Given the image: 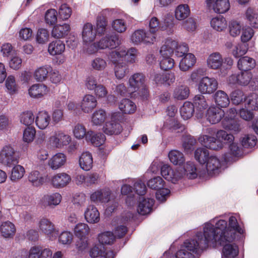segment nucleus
<instances>
[{
  "instance_id": "7c9ffc66",
  "label": "nucleus",
  "mask_w": 258,
  "mask_h": 258,
  "mask_svg": "<svg viewBox=\"0 0 258 258\" xmlns=\"http://www.w3.org/2000/svg\"><path fill=\"white\" fill-rule=\"evenodd\" d=\"M71 180V176L65 172L57 173L51 178L52 185L58 188L66 186L70 182Z\"/></svg>"
},
{
  "instance_id": "c85d7f7f",
  "label": "nucleus",
  "mask_w": 258,
  "mask_h": 258,
  "mask_svg": "<svg viewBox=\"0 0 258 258\" xmlns=\"http://www.w3.org/2000/svg\"><path fill=\"white\" fill-rule=\"evenodd\" d=\"M111 10L105 9L99 14L96 18L95 29L97 33L99 35L104 34L106 31L107 26V21L105 17L107 12L110 11Z\"/></svg>"
},
{
  "instance_id": "680f3d73",
  "label": "nucleus",
  "mask_w": 258,
  "mask_h": 258,
  "mask_svg": "<svg viewBox=\"0 0 258 258\" xmlns=\"http://www.w3.org/2000/svg\"><path fill=\"white\" fill-rule=\"evenodd\" d=\"M25 173L24 167L20 165L15 166L12 169L10 178L12 181H17L21 179Z\"/></svg>"
},
{
  "instance_id": "6e6d98bb",
  "label": "nucleus",
  "mask_w": 258,
  "mask_h": 258,
  "mask_svg": "<svg viewBox=\"0 0 258 258\" xmlns=\"http://www.w3.org/2000/svg\"><path fill=\"white\" fill-rule=\"evenodd\" d=\"M168 157L171 162L174 165H181L185 161L183 153L178 150H171L168 153Z\"/></svg>"
},
{
  "instance_id": "9b49d317",
  "label": "nucleus",
  "mask_w": 258,
  "mask_h": 258,
  "mask_svg": "<svg viewBox=\"0 0 258 258\" xmlns=\"http://www.w3.org/2000/svg\"><path fill=\"white\" fill-rule=\"evenodd\" d=\"M160 67L161 70L168 71L172 69L175 64L174 60L171 57L172 49H168L167 46L163 45L160 50Z\"/></svg>"
},
{
  "instance_id": "bf43d9fd",
  "label": "nucleus",
  "mask_w": 258,
  "mask_h": 258,
  "mask_svg": "<svg viewBox=\"0 0 258 258\" xmlns=\"http://www.w3.org/2000/svg\"><path fill=\"white\" fill-rule=\"evenodd\" d=\"M245 108L247 109L255 110L258 109V95L252 93L246 97L245 101Z\"/></svg>"
},
{
  "instance_id": "473e14b6",
  "label": "nucleus",
  "mask_w": 258,
  "mask_h": 258,
  "mask_svg": "<svg viewBox=\"0 0 258 258\" xmlns=\"http://www.w3.org/2000/svg\"><path fill=\"white\" fill-rule=\"evenodd\" d=\"M154 204V200L153 199L142 198L140 199L139 202L138 207V212L141 215H147L152 211Z\"/></svg>"
},
{
  "instance_id": "72a5a7b5",
  "label": "nucleus",
  "mask_w": 258,
  "mask_h": 258,
  "mask_svg": "<svg viewBox=\"0 0 258 258\" xmlns=\"http://www.w3.org/2000/svg\"><path fill=\"white\" fill-rule=\"evenodd\" d=\"M107 117L106 112L103 109L96 110L91 116V122L93 125L101 126Z\"/></svg>"
},
{
  "instance_id": "3c124183",
  "label": "nucleus",
  "mask_w": 258,
  "mask_h": 258,
  "mask_svg": "<svg viewBox=\"0 0 258 258\" xmlns=\"http://www.w3.org/2000/svg\"><path fill=\"white\" fill-rule=\"evenodd\" d=\"M190 14V9L187 5L181 4L178 6L175 11V17L178 20L187 18Z\"/></svg>"
},
{
  "instance_id": "bb28decb",
  "label": "nucleus",
  "mask_w": 258,
  "mask_h": 258,
  "mask_svg": "<svg viewBox=\"0 0 258 258\" xmlns=\"http://www.w3.org/2000/svg\"><path fill=\"white\" fill-rule=\"evenodd\" d=\"M70 31L71 26L69 24H55L51 30V36L56 38H63L69 34Z\"/></svg>"
},
{
  "instance_id": "412c9836",
  "label": "nucleus",
  "mask_w": 258,
  "mask_h": 258,
  "mask_svg": "<svg viewBox=\"0 0 258 258\" xmlns=\"http://www.w3.org/2000/svg\"><path fill=\"white\" fill-rule=\"evenodd\" d=\"M192 104L194 109H196V117L198 118H202L204 115L205 110L208 106L205 96L202 94L196 95L193 98Z\"/></svg>"
},
{
  "instance_id": "20e7f679",
  "label": "nucleus",
  "mask_w": 258,
  "mask_h": 258,
  "mask_svg": "<svg viewBox=\"0 0 258 258\" xmlns=\"http://www.w3.org/2000/svg\"><path fill=\"white\" fill-rule=\"evenodd\" d=\"M120 43V40L117 34L107 35L102 37L99 41L91 43L87 48V51L89 53L92 54L97 51L98 49L115 48Z\"/></svg>"
},
{
  "instance_id": "f8f14e48",
  "label": "nucleus",
  "mask_w": 258,
  "mask_h": 258,
  "mask_svg": "<svg viewBox=\"0 0 258 258\" xmlns=\"http://www.w3.org/2000/svg\"><path fill=\"white\" fill-rule=\"evenodd\" d=\"M119 115L118 112L112 113L110 120L106 122L103 127V131L105 134L108 135H118L122 131L121 124L116 119Z\"/></svg>"
},
{
  "instance_id": "423d86ee",
  "label": "nucleus",
  "mask_w": 258,
  "mask_h": 258,
  "mask_svg": "<svg viewBox=\"0 0 258 258\" xmlns=\"http://www.w3.org/2000/svg\"><path fill=\"white\" fill-rule=\"evenodd\" d=\"M108 58L114 65V74L117 79H123L129 73L128 64L124 59H120L115 52H110Z\"/></svg>"
},
{
  "instance_id": "e2e57ef3",
  "label": "nucleus",
  "mask_w": 258,
  "mask_h": 258,
  "mask_svg": "<svg viewBox=\"0 0 258 258\" xmlns=\"http://www.w3.org/2000/svg\"><path fill=\"white\" fill-rule=\"evenodd\" d=\"M107 66V61L100 57H96L94 58L91 62V66L92 68L95 71H103L105 69Z\"/></svg>"
},
{
  "instance_id": "e433bc0d",
  "label": "nucleus",
  "mask_w": 258,
  "mask_h": 258,
  "mask_svg": "<svg viewBox=\"0 0 258 258\" xmlns=\"http://www.w3.org/2000/svg\"><path fill=\"white\" fill-rule=\"evenodd\" d=\"M196 62L195 56L192 53H187L180 60L179 64V69L181 71L186 72L194 66Z\"/></svg>"
},
{
  "instance_id": "ddd939ff",
  "label": "nucleus",
  "mask_w": 258,
  "mask_h": 258,
  "mask_svg": "<svg viewBox=\"0 0 258 258\" xmlns=\"http://www.w3.org/2000/svg\"><path fill=\"white\" fill-rule=\"evenodd\" d=\"M161 174L166 180L170 181L173 183H176L183 176L181 169H173L169 165L167 164L163 165L161 167Z\"/></svg>"
},
{
  "instance_id": "49530a36",
  "label": "nucleus",
  "mask_w": 258,
  "mask_h": 258,
  "mask_svg": "<svg viewBox=\"0 0 258 258\" xmlns=\"http://www.w3.org/2000/svg\"><path fill=\"white\" fill-rule=\"evenodd\" d=\"M195 112V109L193 104L189 101L184 102L180 108V113L181 117L187 120L191 118Z\"/></svg>"
},
{
  "instance_id": "774afa93",
  "label": "nucleus",
  "mask_w": 258,
  "mask_h": 258,
  "mask_svg": "<svg viewBox=\"0 0 258 258\" xmlns=\"http://www.w3.org/2000/svg\"><path fill=\"white\" fill-rule=\"evenodd\" d=\"M217 140L220 143H230L234 139L233 136L231 134H228L226 131L220 130L216 133Z\"/></svg>"
},
{
  "instance_id": "8fccbe9b",
  "label": "nucleus",
  "mask_w": 258,
  "mask_h": 258,
  "mask_svg": "<svg viewBox=\"0 0 258 258\" xmlns=\"http://www.w3.org/2000/svg\"><path fill=\"white\" fill-rule=\"evenodd\" d=\"M211 27L217 31L224 30L227 26V21L223 16H217L213 18L211 21Z\"/></svg>"
},
{
  "instance_id": "f3484780",
  "label": "nucleus",
  "mask_w": 258,
  "mask_h": 258,
  "mask_svg": "<svg viewBox=\"0 0 258 258\" xmlns=\"http://www.w3.org/2000/svg\"><path fill=\"white\" fill-rule=\"evenodd\" d=\"M71 141V138L69 135H66L61 132L54 133L49 138V145L53 147L61 148L67 146Z\"/></svg>"
},
{
  "instance_id": "4be33fe9",
  "label": "nucleus",
  "mask_w": 258,
  "mask_h": 258,
  "mask_svg": "<svg viewBox=\"0 0 258 258\" xmlns=\"http://www.w3.org/2000/svg\"><path fill=\"white\" fill-rule=\"evenodd\" d=\"M97 32L95 27L90 23H85L82 28V37L86 44L92 43L95 39Z\"/></svg>"
},
{
  "instance_id": "0e129e2a",
  "label": "nucleus",
  "mask_w": 258,
  "mask_h": 258,
  "mask_svg": "<svg viewBox=\"0 0 258 258\" xmlns=\"http://www.w3.org/2000/svg\"><path fill=\"white\" fill-rule=\"evenodd\" d=\"M59 7L58 17L62 20H68L71 16L72 9L66 4H62L60 1V5Z\"/></svg>"
},
{
  "instance_id": "13d9d810",
  "label": "nucleus",
  "mask_w": 258,
  "mask_h": 258,
  "mask_svg": "<svg viewBox=\"0 0 258 258\" xmlns=\"http://www.w3.org/2000/svg\"><path fill=\"white\" fill-rule=\"evenodd\" d=\"M36 123L41 130L45 129L48 125V114L45 111H40L36 119Z\"/></svg>"
},
{
  "instance_id": "f257e3e1",
  "label": "nucleus",
  "mask_w": 258,
  "mask_h": 258,
  "mask_svg": "<svg viewBox=\"0 0 258 258\" xmlns=\"http://www.w3.org/2000/svg\"><path fill=\"white\" fill-rule=\"evenodd\" d=\"M211 226L206 224L203 231L197 232L192 239L186 240L176 253V258H196L195 254L200 253L210 246L213 247L216 240L212 234L213 231Z\"/></svg>"
},
{
  "instance_id": "4468645a",
  "label": "nucleus",
  "mask_w": 258,
  "mask_h": 258,
  "mask_svg": "<svg viewBox=\"0 0 258 258\" xmlns=\"http://www.w3.org/2000/svg\"><path fill=\"white\" fill-rule=\"evenodd\" d=\"M207 8L217 14H224L230 9L229 0H206Z\"/></svg>"
},
{
  "instance_id": "c03bdc74",
  "label": "nucleus",
  "mask_w": 258,
  "mask_h": 258,
  "mask_svg": "<svg viewBox=\"0 0 258 258\" xmlns=\"http://www.w3.org/2000/svg\"><path fill=\"white\" fill-rule=\"evenodd\" d=\"M255 65V60L248 56H244L240 58L237 62L238 68L244 72H248L247 71L253 69Z\"/></svg>"
},
{
  "instance_id": "7ed1b4c3",
  "label": "nucleus",
  "mask_w": 258,
  "mask_h": 258,
  "mask_svg": "<svg viewBox=\"0 0 258 258\" xmlns=\"http://www.w3.org/2000/svg\"><path fill=\"white\" fill-rule=\"evenodd\" d=\"M100 244L92 247L90 251V255L94 258H113L114 254L112 251H107L103 245L111 244L115 240L114 234L110 231L100 233L98 236Z\"/></svg>"
},
{
  "instance_id": "c756f323",
  "label": "nucleus",
  "mask_w": 258,
  "mask_h": 258,
  "mask_svg": "<svg viewBox=\"0 0 258 258\" xmlns=\"http://www.w3.org/2000/svg\"><path fill=\"white\" fill-rule=\"evenodd\" d=\"M84 217L87 222L89 223L95 224L100 221V213L97 208L92 205L87 206L84 211Z\"/></svg>"
},
{
  "instance_id": "6e6552de",
  "label": "nucleus",
  "mask_w": 258,
  "mask_h": 258,
  "mask_svg": "<svg viewBox=\"0 0 258 258\" xmlns=\"http://www.w3.org/2000/svg\"><path fill=\"white\" fill-rule=\"evenodd\" d=\"M130 40L132 43L136 45L142 44L151 45L156 42L152 33L144 29H139L135 31L132 34Z\"/></svg>"
},
{
  "instance_id": "393cba45",
  "label": "nucleus",
  "mask_w": 258,
  "mask_h": 258,
  "mask_svg": "<svg viewBox=\"0 0 258 258\" xmlns=\"http://www.w3.org/2000/svg\"><path fill=\"white\" fill-rule=\"evenodd\" d=\"M199 141L206 148L214 150L220 149L223 146V144L218 142L215 138L208 135H201Z\"/></svg>"
},
{
  "instance_id": "79ce46f5",
  "label": "nucleus",
  "mask_w": 258,
  "mask_h": 258,
  "mask_svg": "<svg viewBox=\"0 0 258 258\" xmlns=\"http://www.w3.org/2000/svg\"><path fill=\"white\" fill-rule=\"evenodd\" d=\"M94 91L95 95L99 99L106 98L109 103H114L115 101V96L108 95L107 89L102 84H99Z\"/></svg>"
},
{
  "instance_id": "0eeeda50",
  "label": "nucleus",
  "mask_w": 258,
  "mask_h": 258,
  "mask_svg": "<svg viewBox=\"0 0 258 258\" xmlns=\"http://www.w3.org/2000/svg\"><path fill=\"white\" fill-rule=\"evenodd\" d=\"M228 82L233 85L245 86L250 84L252 87H256L258 86V77L253 78L251 72L243 71L239 74L231 75L229 78Z\"/></svg>"
},
{
  "instance_id": "a18cd8bd",
  "label": "nucleus",
  "mask_w": 258,
  "mask_h": 258,
  "mask_svg": "<svg viewBox=\"0 0 258 258\" xmlns=\"http://www.w3.org/2000/svg\"><path fill=\"white\" fill-rule=\"evenodd\" d=\"M48 250L39 246H34L29 251L28 258H47Z\"/></svg>"
},
{
  "instance_id": "69168bd1",
  "label": "nucleus",
  "mask_w": 258,
  "mask_h": 258,
  "mask_svg": "<svg viewBox=\"0 0 258 258\" xmlns=\"http://www.w3.org/2000/svg\"><path fill=\"white\" fill-rule=\"evenodd\" d=\"M245 15L250 25L254 28H258V13L251 8H248Z\"/></svg>"
},
{
  "instance_id": "052dcab7",
  "label": "nucleus",
  "mask_w": 258,
  "mask_h": 258,
  "mask_svg": "<svg viewBox=\"0 0 258 258\" xmlns=\"http://www.w3.org/2000/svg\"><path fill=\"white\" fill-rule=\"evenodd\" d=\"M232 103L234 105H239L243 101H245L246 96L243 91L240 89H236L233 91L230 94Z\"/></svg>"
},
{
  "instance_id": "39448f33",
  "label": "nucleus",
  "mask_w": 258,
  "mask_h": 258,
  "mask_svg": "<svg viewBox=\"0 0 258 258\" xmlns=\"http://www.w3.org/2000/svg\"><path fill=\"white\" fill-rule=\"evenodd\" d=\"M174 24L172 22L164 21L160 23L159 20L156 17H152L149 22V28L148 32H150L154 37L155 40H157L156 32L159 31H165L167 34L171 35L174 31Z\"/></svg>"
},
{
  "instance_id": "aec40b11",
  "label": "nucleus",
  "mask_w": 258,
  "mask_h": 258,
  "mask_svg": "<svg viewBox=\"0 0 258 258\" xmlns=\"http://www.w3.org/2000/svg\"><path fill=\"white\" fill-rule=\"evenodd\" d=\"M111 190L109 188L97 189L90 194V201L96 204H104L109 201L110 198Z\"/></svg>"
},
{
  "instance_id": "603ef678",
  "label": "nucleus",
  "mask_w": 258,
  "mask_h": 258,
  "mask_svg": "<svg viewBox=\"0 0 258 258\" xmlns=\"http://www.w3.org/2000/svg\"><path fill=\"white\" fill-rule=\"evenodd\" d=\"M64 49L65 45L60 40H55L49 44V53L51 55L60 54Z\"/></svg>"
},
{
  "instance_id": "4c0bfd02",
  "label": "nucleus",
  "mask_w": 258,
  "mask_h": 258,
  "mask_svg": "<svg viewBox=\"0 0 258 258\" xmlns=\"http://www.w3.org/2000/svg\"><path fill=\"white\" fill-rule=\"evenodd\" d=\"M190 93L189 87L185 85H178L175 88L173 92V97L178 100L187 99Z\"/></svg>"
},
{
  "instance_id": "2eb2a0df",
  "label": "nucleus",
  "mask_w": 258,
  "mask_h": 258,
  "mask_svg": "<svg viewBox=\"0 0 258 258\" xmlns=\"http://www.w3.org/2000/svg\"><path fill=\"white\" fill-rule=\"evenodd\" d=\"M168 49H172V54L175 52V55L179 57L184 56L188 53V45L184 42L178 43L171 39H167L164 44Z\"/></svg>"
},
{
  "instance_id": "58836bf2",
  "label": "nucleus",
  "mask_w": 258,
  "mask_h": 258,
  "mask_svg": "<svg viewBox=\"0 0 258 258\" xmlns=\"http://www.w3.org/2000/svg\"><path fill=\"white\" fill-rule=\"evenodd\" d=\"M47 87L44 84H37L32 85L29 89V94L32 97L38 98L46 95Z\"/></svg>"
},
{
  "instance_id": "a19ab883",
  "label": "nucleus",
  "mask_w": 258,
  "mask_h": 258,
  "mask_svg": "<svg viewBox=\"0 0 258 258\" xmlns=\"http://www.w3.org/2000/svg\"><path fill=\"white\" fill-rule=\"evenodd\" d=\"M214 100L218 107H227L230 103L229 96L227 93L222 90H218L215 93Z\"/></svg>"
},
{
  "instance_id": "dca6fc26",
  "label": "nucleus",
  "mask_w": 258,
  "mask_h": 258,
  "mask_svg": "<svg viewBox=\"0 0 258 258\" xmlns=\"http://www.w3.org/2000/svg\"><path fill=\"white\" fill-rule=\"evenodd\" d=\"M115 52L118 56L121 59H124L126 63L133 64L138 61V56L139 55L138 50L135 47H131L128 49L121 48L118 50L111 51Z\"/></svg>"
},
{
  "instance_id": "37998d69",
  "label": "nucleus",
  "mask_w": 258,
  "mask_h": 258,
  "mask_svg": "<svg viewBox=\"0 0 258 258\" xmlns=\"http://www.w3.org/2000/svg\"><path fill=\"white\" fill-rule=\"evenodd\" d=\"M120 110L125 114L134 113L137 109L135 103L129 99H123L118 105Z\"/></svg>"
},
{
  "instance_id": "864d4df0",
  "label": "nucleus",
  "mask_w": 258,
  "mask_h": 258,
  "mask_svg": "<svg viewBox=\"0 0 258 258\" xmlns=\"http://www.w3.org/2000/svg\"><path fill=\"white\" fill-rule=\"evenodd\" d=\"M60 5V0L51 2L49 3V24L54 25L58 17L57 11L54 8H57Z\"/></svg>"
},
{
  "instance_id": "5701e85b",
  "label": "nucleus",
  "mask_w": 258,
  "mask_h": 258,
  "mask_svg": "<svg viewBox=\"0 0 258 258\" xmlns=\"http://www.w3.org/2000/svg\"><path fill=\"white\" fill-rule=\"evenodd\" d=\"M224 115V110L217 106H211L207 111V119L211 124L218 123Z\"/></svg>"
},
{
  "instance_id": "b1692460",
  "label": "nucleus",
  "mask_w": 258,
  "mask_h": 258,
  "mask_svg": "<svg viewBox=\"0 0 258 258\" xmlns=\"http://www.w3.org/2000/svg\"><path fill=\"white\" fill-rule=\"evenodd\" d=\"M97 105V99L92 94L84 96L80 103V107L83 112L89 113L96 108Z\"/></svg>"
},
{
  "instance_id": "a211bd4d",
  "label": "nucleus",
  "mask_w": 258,
  "mask_h": 258,
  "mask_svg": "<svg viewBox=\"0 0 258 258\" xmlns=\"http://www.w3.org/2000/svg\"><path fill=\"white\" fill-rule=\"evenodd\" d=\"M222 161L215 155H210L204 164L208 174L214 176L221 172Z\"/></svg>"
},
{
  "instance_id": "1a4fd4ad",
  "label": "nucleus",
  "mask_w": 258,
  "mask_h": 258,
  "mask_svg": "<svg viewBox=\"0 0 258 258\" xmlns=\"http://www.w3.org/2000/svg\"><path fill=\"white\" fill-rule=\"evenodd\" d=\"M18 155L11 146H5L0 152V162L7 166L18 163Z\"/></svg>"
},
{
  "instance_id": "c9c22d12",
  "label": "nucleus",
  "mask_w": 258,
  "mask_h": 258,
  "mask_svg": "<svg viewBox=\"0 0 258 258\" xmlns=\"http://www.w3.org/2000/svg\"><path fill=\"white\" fill-rule=\"evenodd\" d=\"M67 161L66 156L62 153H58L49 160V166L53 170L58 169L62 167Z\"/></svg>"
},
{
  "instance_id": "338daca9",
  "label": "nucleus",
  "mask_w": 258,
  "mask_h": 258,
  "mask_svg": "<svg viewBox=\"0 0 258 258\" xmlns=\"http://www.w3.org/2000/svg\"><path fill=\"white\" fill-rule=\"evenodd\" d=\"M111 27L113 30L118 33H123L127 29L125 21L122 19H116L111 22Z\"/></svg>"
},
{
  "instance_id": "cd10ccee",
  "label": "nucleus",
  "mask_w": 258,
  "mask_h": 258,
  "mask_svg": "<svg viewBox=\"0 0 258 258\" xmlns=\"http://www.w3.org/2000/svg\"><path fill=\"white\" fill-rule=\"evenodd\" d=\"M0 232L4 238L11 239L15 235L16 228L12 222L9 221H5L0 225Z\"/></svg>"
},
{
  "instance_id": "4d7b16f0",
  "label": "nucleus",
  "mask_w": 258,
  "mask_h": 258,
  "mask_svg": "<svg viewBox=\"0 0 258 258\" xmlns=\"http://www.w3.org/2000/svg\"><path fill=\"white\" fill-rule=\"evenodd\" d=\"M209 151L204 148H199L195 152V158L201 164H205L210 157Z\"/></svg>"
},
{
  "instance_id": "2f4dec72",
  "label": "nucleus",
  "mask_w": 258,
  "mask_h": 258,
  "mask_svg": "<svg viewBox=\"0 0 258 258\" xmlns=\"http://www.w3.org/2000/svg\"><path fill=\"white\" fill-rule=\"evenodd\" d=\"M223 59L219 52H213L210 54L207 59V64L209 68L218 70L223 66Z\"/></svg>"
},
{
  "instance_id": "a878e982",
  "label": "nucleus",
  "mask_w": 258,
  "mask_h": 258,
  "mask_svg": "<svg viewBox=\"0 0 258 258\" xmlns=\"http://www.w3.org/2000/svg\"><path fill=\"white\" fill-rule=\"evenodd\" d=\"M47 174L41 173L38 171H32L28 175V180L34 187H39L46 181Z\"/></svg>"
},
{
  "instance_id": "f704fd0d",
  "label": "nucleus",
  "mask_w": 258,
  "mask_h": 258,
  "mask_svg": "<svg viewBox=\"0 0 258 258\" xmlns=\"http://www.w3.org/2000/svg\"><path fill=\"white\" fill-rule=\"evenodd\" d=\"M80 167L85 171H89L93 166V157L91 153L88 151L83 152L79 158Z\"/></svg>"
},
{
  "instance_id": "6ab92c4d",
  "label": "nucleus",
  "mask_w": 258,
  "mask_h": 258,
  "mask_svg": "<svg viewBox=\"0 0 258 258\" xmlns=\"http://www.w3.org/2000/svg\"><path fill=\"white\" fill-rule=\"evenodd\" d=\"M146 82V77L143 73H136L130 76L128 84L130 91L132 93L137 91L143 87Z\"/></svg>"
},
{
  "instance_id": "9d476101",
  "label": "nucleus",
  "mask_w": 258,
  "mask_h": 258,
  "mask_svg": "<svg viewBox=\"0 0 258 258\" xmlns=\"http://www.w3.org/2000/svg\"><path fill=\"white\" fill-rule=\"evenodd\" d=\"M218 88V82L214 78L203 77L198 84V89L202 94H211Z\"/></svg>"
},
{
  "instance_id": "09e8293b",
  "label": "nucleus",
  "mask_w": 258,
  "mask_h": 258,
  "mask_svg": "<svg viewBox=\"0 0 258 258\" xmlns=\"http://www.w3.org/2000/svg\"><path fill=\"white\" fill-rule=\"evenodd\" d=\"M182 146L185 152L190 153L194 149L196 144V140L189 135H185L182 137Z\"/></svg>"
},
{
  "instance_id": "ea45409f",
  "label": "nucleus",
  "mask_w": 258,
  "mask_h": 258,
  "mask_svg": "<svg viewBox=\"0 0 258 258\" xmlns=\"http://www.w3.org/2000/svg\"><path fill=\"white\" fill-rule=\"evenodd\" d=\"M105 140V136L102 133L95 134L92 131H88L86 140L90 141L91 144L94 146L99 147L102 145L104 143Z\"/></svg>"
},
{
  "instance_id": "f03ea898",
  "label": "nucleus",
  "mask_w": 258,
  "mask_h": 258,
  "mask_svg": "<svg viewBox=\"0 0 258 258\" xmlns=\"http://www.w3.org/2000/svg\"><path fill=\"white\" fill-rule=\"evenodd\" d=\"M228 227L227 222L219 217L214 218L203 225L204 228L206 224L210 225L213 229L212 235L216 240L213 242V247L218 245H223L227 242L232 241L236 238V233L241 235L243 233V229L239 225L236 218L231 216L229 218Z\"/></svg>"
},
{
  "instance_id": "5fc2aeb1",
  "label": "nucleus",
  "mask_w": 258,
  "mask_h": 258,
  "mask_svg": "<svg viewBox=\"0 0 258 258\" xmlns=\"http://www.w3.org/2000/svg\"><path fill=\"white\" fill-rule=\"evenodd\" d=\"M184 173L183 175H185L188 178L193 179L198 176L197 168L192 162H187L184 166Z\"/></svg>"
},
{
  "instance_id": "de8ad7c7",
  "label": "nucleus",
  "mask_w": 258,
  "mask_h": 258,
  "mask_svg": "<svg viewBox=\"0 0 258 258\" xmlns=\"http://www.w3.org/2000/svg\"><path fill=\"white\" fill-rule=\"evenodd\" d=\"M239 249L235 244H225L222 250L223 256L225 258H238Z\"/></svg>"
}]
</instances>
